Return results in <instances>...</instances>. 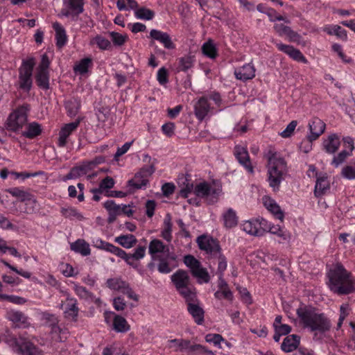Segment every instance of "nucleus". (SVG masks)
Wrapping results in <instances>:
<instances>
[{
    "label": "nucleus",
    "instance_id": "nucleus-1",
    "mask_svg": "<svg viewBox=\"0 0 355 355\" xmlns=\"http://www.w3.org/2000/svg\"><path fill=\"white\" fill-rule=\"evenodd\" d=\"M330 290L338 295L355 292V277L341 263L333 265L327 272Z\"/></svg>",
    "mask_w": 355,
    "mask_h": 355
},
{
    "label": "nucleus",
    "instance_id": "nucleus-2",
    "mask_svg": "<svg viewBox=\"0 0 355 355\" xmlns=\"http://www.w3.org/2000/svg\"><path fill=\"white\" fill-rule=\"evenodd\" d=\"M300 322L311 332L323 334L330 330L331 323L324 313L312 306H301L297 309Z\"/></svg>",
    "mask_w": 355,
    "mask_h": 355
},
{
    "label": "nucleus",
    "instance_id": "nucleus-3",
    "mask_svg": "<svg viewBox=\"0 0 355 355\" xmlns=\"http://www.w3.org/2000/svg\"><path fill=\"white\" fill-rule=\"evenodd\" d=\"M265 157L268 161L266 165L268 182L273 191H278L288 172L286 162L273 148H270Z\"/></svg>",
    "mask_w": 355,
    "mask_h": 355
},
{
    "label": "nucleus",
    "instance_id": "nucleus-4",
    "mask_svg": "<svg viewBox=\"0 0 355 355\" xmlns=\"http://www.w3.org/2000/svg\"><path fill=\"white\" fill-rule=\"evenodd\" d=\"M209 100L213 101L218 107L221 105L222 99L220 95L216 92H212L197 98L193 101V112L199 121H202L211 112L213 108L209 103Z\"/></svg>",
    "mask_w": 355,
    "mask_h": 355
},
{
    "label": "nucleus",
    "instance_id": "nucleus-5",
    "mask_svg": "<svg viewBox=\"0 0 355 355\" xmlns=\"http://www.w3.org/2000/svg\"><path fill=\"white\" fill-rule=\"evenodd\" d=\"M30 110L31 106L28 103H24L17 107L8 115L5 123L6 128L14 132L22 129L24 125L27 123Z\"/></svg>",
    "mask_w": 355,
    "mask_h": 355
},
{
    "label": "nucleus",
    "instance_id": "nucleus-6",
    "mask_svg": "<svg viewBox=\"0 0 355 355\" xmlns=\"http://www.w3.org/2000/svg\"><path fill=\"white\" fill-rule=\"evenodd\" d=\"M184 263L189 268L193 277L197 279L199 284L209 283L210 275L201 263L193 255L187 254L184 257Z\"/></svg>",
    "mask_w": 355,
    "mask_h": 355
},
{
    "label": "nucleus",
    "instance_id": "nucleus-7",
    "mask_svg": "<svg viewBox=\"0 0 355 355\" xmlns=\"http://www.w3.org/2000/svg\"><path fill=\"white\" fill-rule=\"evenodd\" d=\"M221 191V186L215 184H209L206 182L196 184L194 188V193L196 196L205 198L209 200L210 203L217 202Z\"/></svg>",
    "mask_w": 355,
    "mask_h": 355
},
{
    "label": "nucleus",
    "instance_id": "nucleus-8",
    "mask_svg": "<svg viewBox=\"0 0 355 355\" xmlns=\"http://www.w3.org/2000/svg\"><path fill=\"white\" fill-rule=\"evenodd\" d=\"M196 243L199 249L205 252L209 259H214L222 252L219 242L210 236H199L196 239Z\"/></svg>",
    "mask_w": 355,
    "mask_h": 355
},
{
    "label": "nucleus",
    "instance_id": "nucleus-9",
    "mask_svg": "<svg viewBox=\"0 0 355 355\" xmlns=\"http://www.w3.org/2000/svg\"><path fill=\"white\" fill-rule=\"evenodd\" d=\"M35 61L33 58L24 60L19 68V87L26 92H29L32 87V73Z\"/></svg>",
    "mask_w": 355,
    "mask_h": 355
},
{
    "label": "nucleus",
    "instance_id": "nucleus-10",
    "mask_svg": "<svg viewBox=\"0 0 355 355\" xmlns=\"http://www.w3.org/2000/svg\"><path fill=\"white\" fill-rule=\"evenodd\" d=\"M49 65L50 61L49 57L46 54H43L37 68L35 80L37 86L44 90H47L49 88Z\"/></svg>",
    "mask_w": 355,
    "mask_h": 355
},
{
    "label": "nucleus",
    "instance_id": "nucleus-11",
    "mask_svg": "<svg viewBox=\"0 0 355 355\" xmlns=\"http://www.w3.org/2000/svg\"><path fill=\"white\" fill-rule=\"evenodd\" d=\"M268 221L263 218L251 219L241 224V229L247 234L256 236H261L266 232Z\"/></svg>",
    "mask_w": 355,
    "mask_h": 355
},
{
    "label": "nucleus",
    "instance_id": "nucleus-12",
    "mask_svg": "<svg viewBox=\"0 0 355 355\" xmlns=\"http://www.w3.org/2000/svg\"><path fill=\"white\" fill-rule=\"evenodd\" d=\"M63 8L60 15L68 17L72 16L78 19V16L84 11L85 0H62Z\"/></svg>",
    "mask_w": 355,
    "mask_h": 355
},
{
    "label": "nucleus",
    "instance_id": "nucleus-13",
    "mask_svg": "<svg viewBox=\"0 0 355 355\" xmlns=\"http://www.w3.org/2000/svg\"><path fill=\"white\" fill-rule=\"evenodd\" d=\"M309 132L306 139L309 143L317 140L325 131V123L318 117H313L308 123Z\"/></svg>",
    "mask_w": 355,
    "mask_h": 355
},
{
    "label": "nucleus",
    "instance_id": "nucleus-14",
    "mask_svg": "<svg viewBox=\"0 0 355 355\" xmlns=\"http://www.w3.org/2000/svg\"><path fill=\"white\" fill-rule=\"evenodd\" d=\"M107 285L110 289L119 291L134 301L137 302L139 300L138 295L132 290L129 284L121 279H109L107 281Z\"/></svg>",
    "mask_w": 355,
    "mask_h": 355
},
{
    "label": "nucleus",
    "instance_id": "nucleus-15",
    "mask_svg": "<svg viewBox=\"0 0 355 355\" xmlns=\"http://www.w3.org/2000/svg\"><path fill=\"white\" fill-rule=\"evenodd\" d=\"M17 350L22 355H45L44 352L24 338H19L15 341Z\"/></svg>",
    "mask_w": 355,
    "mask_h": 355
},
{
    "label": "nucleus",
    "instance_id": "nucleus-16",
    "mask_svg": "<svg viewBox=\"0 0 355 355\" xmlns=\"http://www.w3.org/2000/svg\"><path fill=\"white\" fill-rule=\"evenodd\" d=\"M234 154L241 165H242L250 173H254V167L252 165L246 147L241 145H236L234 149Z\"/></svg>",
    "mask_w": 355,
    "mask_h": 355
},
{
    "label": "nucleus",
    "instance_id": "nucleus-17",
    "mask_svg": "<svg viewBox=\"0 0 355 355\" xmlns=\"http://www.w3.org/2000/svg\"><path fill=\"white\" fill-rule=\"evenodd\" d=\"M66 296V307L64 311V317L72 321H77L79 309L76 298L71 296L67 292H64Z\"/></svg>",
    "mask_w": 355,
    "mask_h": 355
},
{
    "label": "nucleus",
    "instance_id": "nucleus-18",
    "mask_svg": "<svg viewBox=\"0 0 355 355\" xmlns=\"http://www.w3.org/2000/svg\"><path fill=\"white\" fill-rule=\"evenodd\" d=\"M340 146V137L336 133L329 134L324 138L322 143V150L327 153L335 154Z\"/></svg>",
    "mask_w": 355,
    "mask_h": 355
},
{
    "label": "nucleus",
    "instance_id": "nucleus-19",
    "mask_svg": "<svg viewBox=\"0 0 355 355\" xmlns=\"http://www.w3.org/2000/svg\"><path fill=\"white\" fill-rule=\"evenodd\" d=\"M105 320L107 323L109 322L110 316L113 315V323H112V329L120 333H125L130 330V325L128 324L127 320L122 316L116 315L113 312H105Z\"/></svg>",
    "mask_w": 355,
    "mask_h": 355
},
{
    "label": "nucleus",
    "instance_id": "nucleus-20",
    "mask_svg": "<svg viewBox=\"0 0 355 355\" xmlns=\"http://www.w3.org/2000/svg\"><path fill=\"white\" fill-rule=\"evenodd\" d=\"M266 232L276 235L278 238L277 241L279 243H288L291 239V233L285 228L278 225H272L268 223L266 225Z\"/></svg>",
    "mask_w": 355,
    "mask_h": 355
},
{
    "label": "nucleus",
    "instance_id": "nucleus-21",
    "mask_svg": "<svg viewBox=\"0 0 355 355\" xmlns=\"http://www.w3.org/2000/svg\"><path fill=\"white\" fill-rule=\"evenodd\" d=\"M79 121H74L65 124L60 130L58 139V145L59 147H64L68 141L69 136L75 132L78 125Z\"/></svg>",
    "mask_w": 355,
    "mask_h": 355
},
{
    "label": "nucleus",
    "instance_id": "nucleus-22",
    "mask_svg": "<svg viewBox=\"0 0 355 355\" xmlns=\"http://www.w3.org/2000/svg\"><path fill=\"white\" fill-rule=\"evenodd\" d=\"M275 44L279 51L287 54L294 60L302 63L307 62L306 58L303 55L299 49L294 48L293 46L284 44L282 43H275Z\"/></svg>",
    "mask_w": 355,
    "mask_h": 355
},
{
    "label": "nucleus",
    "instance_id": "nucleus-23",
    "mask_svg": "<svg viewBox=\"0 0 355 355\" xmlns=\"http://www.w3.org/2000/svg\"><path fill=\"white\" fill-rule=\"evenodd\" d=\"M255 68L252 63L245 64L242 67L234 69V75L236 79L246 81L251 80L255 76Z\"/></svg>",
    "mask_w": 355,
    "mask_h": 355
},
{
    "label": "nucleus",
    "instance_id": "nucleus-24",
    "mask_svg": "<svg viewBox=\"0 0 355 355\" xmlns=\"http://www.w3.org/2000/svg\"><path fill=\"white\" fill-rule=\"evenodd\" d=\"M191 342L184 339H171L167 341L166 347L175 352H186L188 355L190 352Z\"/></svg>",
    "mask_w": 355,
    "mask_h": 355
},
{
    "label": "nucleus",
    "instance_id": "nucleus-25",
    "mask_svg": "<svg viewBox=\"0 0 355 355\" xmlns=\"http://www.w3.org/2000/svg\"><path fill=\"white\" fill-rule=\"evenodd\" d=\"M171 282L173 283L176 290L187 286L191 283V278L188 272L184 270H178L171 277Z\"/></svg>",
    "mask_w": 355,
    "mask_h": 355
},
{
    "label": "nucleus",
    "instance_id": "nucleus-26",
    "mask_svg": "<svg viewBox=\"0 0 355 355\" xmlns=\"http://www.w3.org/2000/svg\"><path fill=\"white\" fill-rule=\"evenodd\" d=\"M223 226L226 229L235 227L239 223L236 211L232 208H227L223 211L220 216Z\"/></svg>",
    "mask_w": 355,
    "mask_h": 355
},
{
    "label": "nucleus",
    "instance_id": "nucleus-27",
    "mask_svg": "<svg viewBox=\"0 0 355 355\" xmlns=\"http://www.w3.org/2000/svg\"><path fill=\"white\" fill-rule=\"evenodd\" d=\"M149 37L154 40L159 42L167 49H174L175 48L174 43L167 33L157 29H152Z\"/></svg>",
    "mask_w": 355,
    "mask_h": 355
},
{
    "label": "nucleus",
    "instance_id": "nucleus-28",
    "mask_svg": "<svg viewBox=\"0 0 355 355\" xmlns=\"http://www.w3.org/2000/svg\"><path fill=\"white\" fill-rule=\"evenodd\" d=\"M273 28L279 36H286L289 42H298L301 38L300 35L297 32L283 24H275Z\"/></svg>",
    "mask_w": 355,
    "mask_h": 355
},
{
    "label": "nucleus",
    "instance_id": "nucleus-29",
    "mask_svg": "<svg viewBox=\"0 0 355 355\" xmlns=\"http://www.w3.org/2000/svg\"><path fill=\"white\" fill-rule=\"evenodd\" d=\"M264 207L277 218L283 220L284 218V212L276 201L272 198L265 196L262 198Z\"/></svg>",
    "mask_w": 355,
    "mask_h": 355
},
{
    "label": "nucleus",
    "instance_id": "nucleus-30",
    "mask_svg": "<svg viewBox=\"0 0 355 355\" xmlns=\"http://www.w3.org/2000/svg\"><path fill=\"white\" fill-rule=\"evenodd\" d=\"M7 318L18 327L26 328L30 325L28 318L21 311H10L7 313Z\"/></svg>",
    "mask_w": 355,
    "mask_h": 355
},
{
    "label": "nucleus",
    "instance_id": "nucleus-31",
    "mask_svg": "<svg viewBox=\"0 0 355 355\" xmlns=\"http://www.w3.org/2000/svg\"><path fill=\"white\" fill-rule=\"evenodd\" d=\"M196 63L195 56L191 54L184 55L177 59L176 71L187 72L193 67Z\"/></svg>",
    "mask_w": 355,
    "mask_h": 355
},
{
    "label": "nucleus",
    "instance_id": "nucleus-32",
    "mask_svg": "<svg viewBox=\"0 0 355 355\" xmlns=\"http://www.w3.org/2000/svg\"><path fill=\"white\" fill-rule=\"evenodd\" d=\"M53 28L55 32V39L58 48L62 49L67 42L68 38L64 28L58 21L53 24Z\"/></svg>",
    "mask_w": 355,
    "mask_h": 355
},
{
    "label": "nucleus",
    "instance_id": "nucleus-33",
    "mask_svg": "<svg viewBox=\"0 0 355 355\" xmlns=\"http://www.w3.org/2000/svg\"><path fill=\"white\" fill-rule=\"evenodd\" d=\"M187 310L198 324H202L204 322L205 313L199 306L198 301L187 304Z\"/></svg>",
    "mask_w": 355,
    "mask_h": 355
},
{
    "label": "nucleus",
    "instance_id": "nucleus-34",
    "mask_svg": "<svg viewBox=\"0 0 355 355\" xmlns=\"http://www.w3.org/2000/svg\"><path fill=\"white\" fill-rule=\"evenodd\" d=\"M300 337L295 334L286 336L281 345V349L284 352H291L295 350L300 345Z\"/></svg>",
    "mask_w": 355,
    "mask_h": 355
},
{
    "label": "nucleus",
    "instance_id": "nucleus-35",
    "mask_svg": "<svg viewBox=\"0 0 355 355\" xmlns=\"http://www.w3.org/2000/svg\"><path fill=\"white\" fill-rule=\"evenodd\" d=\"M104 207L108 212L109 216L107 221L109 223H113L118 216L121 215V205H116L114 200H107L104 203Z\"/></svg>",
    "mask_w": 355,
    "mask_h": 355
},
{
    "label": "nucleus",
    "instance_id": "nucleus-36",
    "mask_svg": "<svg viewBox=\"0 0 355 355\" xmlns=\"http://www.w3.org/2000/svg\"><path fill=\"white\" fill-rule=\"evenodd\" d=\"M148 252L153 258L158 253L170 254L168 247L158 239H153L150 242Z\"/></svg>",
    "mask_w": 355,
    "mask_h": 355
},
{
    "label": "nucleus",
    "instance_id": "nucleus-37",
    "mask_svg": "<svg viewBox=\"0 0 355 355\" xmlns=\"http://www.w3.org/2000/svg\"><path fill=\"white\" fill-rule=\"evenodd\" d=\"M178 293L185 300L187 304L197 302L196 289L191 284L177 290Z\"/></svg>",
    "mask_w": 355,
    "mask_h": 355
},
{
    "label": "nucleus",
    "instance_id": "nucleus-38",
    "mask_svg": "<svg viewBox=\"0 0 355 355\" xmlns=\"http://www.w3.org/2000/svg\"><path fill=\"white\" fill-rule=\"evenodd\" d=\"M42 132L41 125L34 121L27 125L26 130L21 132V135L27 139H33L39 136Z\"/></svg>",
    "mask_w": 355,
    "mask_h": 355
},
{
    "label": "nucleus",
    "instance_id": "nucleus-39",
    "mask_svg": "<svg viewBox=\"0 0 355 355\" xmlns=\"http://www.w3.org/2000/svg\"><path fill=\"white\" fill-rule=\"evenodd\" d=\"M165 258H159V263L157 264V270L160 273L168 274L171 272L175 267H171L168 260H176V256L173 254H165Z\"/></svg>",
    "mask_w": 355,
    "mask_h": 355
},
{
    "label": "nucleus",
    "instance_id": "nucleus-40",
    "mask_svg": "<svg viewBox=\"0 0 355 355\" xmlns=\"http://www.w3.org/2000/svg\"><path fill=\"white\" fill-rule=\"evenodd\" d=\"M114 241L122 247L130 249L137 243V239L133 234H123L115 237Z\"/></svg>",
    "mask_w": 355,
    "mask_h": 355
},
{
    "label": "nucleus",
    "instance_id": "nucleus-41",
    "mask_svg": "<svg viewBox=\"0 0 355 355\" xmlns=\"http://www.w3.org/2000/svg\"><path fill=\"white\" fill-rule=\"evenodd\" d=\"M146 254V247L139 246L135 250L133 254H128V258H124V261L130 266L137 267L135 263V260H139L144 257Z\"/></svg>",
    "mask_w": 355,
    "mask_h": 355
},
{
    "label": "nucleus",
    "instance_id": "nucleus-42",
    "mask_svg": "<svg viewBox=\"0 0 355 355\" xmlns=\"http://www.w3.org/2000/svg\"><path fill=\"white\" fill-rule=\"evenodd\" d=\"M330 184L327 176L323 175L317 178L315 185L314 193L316 196L323 195L327 190L329 189Z\"/></svg>",
    "mask_w": 355,
    "mask_h": 355
},
{
    "label": "nucleus",
    "instance_id": "nucleus-43",
    "mask_svg": "<svg viewBox=\"0 0 355 355\" xmlns=\"http://www.w3.org/2000/svg\"><path fill=\"white\" fill-rule=\"evenodd\" d=\"M91 169L89 164L87 163L80 166H76L71 169L70 172L64 178L66 180L76 179L82 175H85L88 170Z\"/></svg>",
    "mask_w": 355,
    "mask_h": 355
},
{
    "label": "nucleus",
    "instance_id": "nucleus-44",
    "mask_svg": "<svg viewBox=\"0 0 355 355\" xmlns=\"http://www.w3.org/2000/svg\"><path fill=\"white\" fill-rule=\"evenodd\" d=\"M143 172L137 173L135 177L128 182V185L134 189H139L145 187L148 183V180L142 175Z\"/></svg>",
    "mask_w": 355,
    "mask_h": 355
},
{
    "label": "nucleus",
    "instance_id": "nucleus-45",
    "mask_svg": "<svg viewBox=\"0 0 355 355\" xmlns=\"http://www.w3.org/2000/svg\"><path fill=\"white\" fill-rule=\"evenodd\" d=\"M71 249L76 252L80 253L83 256H87L90 254V248L89 244L82 239H78L74 243H71Z\"/></svg>",
    "mask_w": 355,
    "mask_h": 355
},
{
    "label": "nucleus",
    "instance_id": "nucleus-46",
    "mask_svg": "<svg viewBox=\"0 0 355 355\" xmlns=\"http://www.w3.org/2000/svg\"><path fill=\"white\" fill-rule=\"evenodd\" d=\"M178 184L181 187L180 193L182 197L187 198L189 194L191 193L192 191H194L195 187H193V182L186 178H182L179 179Z\"/></svg>",
    "mask_w": 355,
    "mask_h": 355
},
{
    "label": "nucleus",
    "instance_id": "nucleus-47",
    "mask_svg": "<svg viewBox=\"0 0 355 355\" xmlns=\"http://www.w3.org/2000/svg\"><path fill=\"white\" fill-rule=\"evenodd\" d=\"M135 16L137 19L143 20H151L155 17V12L145 7L137 8L135 10Z\"/></svg>",
    "mask_w": 355,
    "mask_h": 355
},
{
    "label": "nucleus",
    "instance_id": "nucleus-48",
    "mask_svg": "<svg viewBox=\"0 0 355 355\" xmlns=\"http://www.w3.org/2000/svg\"><path fill=\"white\" fill-rule=\"evenodd\" d=\"M171 232V216L170 214H168L164 220V227L162 230V236L168 242H170L172 239Z\"/></svg>",
    "mask_w": 355,
    "mask_h": 355
},
{
    "label": "nucleus",
    "instance_id": "nucleus-49",
    "mask_svg": "<svg viewBox=\"0 0 355 355\" xmlns=\"http://www.w3.org/2000/svg\"><path fill=\"white\" fill-rule=\"evenodd\" d=\"M8 193L11 194L12 196L16 197L20 200L21 202H26L28 200L31 199V196L33 195L29 192L23 190L19 187H14L8 189Z\"/></svg>",
    "mask_w": 355,
    "mask_h": 355
},
{
    "label": "nucleus",
    "instance_id": "nucleus-50",
    "mask_svg": "<svg viewBox=\"0 0 355 355\" xmlns=\"http://www.w3.org/2000/svg\"><path fill=\"white\" fill-rule=\"evenodd\" d=\"M324 31L329 35H335L338 38L343 40H346L347 38V31L338 25L329 26L328 27H326L324 28Z\"/></svg>",
    "mask_w": 355,
    "mask_h": 355
},
{
    "label": "nucleus",
    "instance_id": "nucleus-51",
    "mask_svg": "<svg viewBox=\"0 0 355 355\" xmlns=\"http://www.w3.org/2000/svg\"><path fill=\"white\" fill-rule=\"evenodd\" d=\"M189 355H216L214 352L200 344L191 345Z\"/></svg>",
    "mask_w": 355,
    "mask_h": 355
},
{
    "label": "nucleus",
    "instance_id": "nucleus-52",
    "mask_svg": "<svg viewBox=\"0 0 355 355\" xmlns=\"http://www.w3.org/2000/svg\"><path fill=\"white\" fill-rule=\"evenodd\" d=\"M90 44H96L97 46L103 51L107 50L111 46L110 42L107 39L105 38L104 37L100 35H97L96 36L93 37L90 41Z\"/></svg>",
    "mask_w": 355,
    "mask_h": 355
},
{
    "label": "nucleus",
    "instance_id": "nucleus-53",
    "mask_svg": "<svg viewBox=\"0 0 355 355\" xmlns=\"http://www.w3.org/2000/svg\"><path fill=\"white\" fill-rule=\"evenodd\" d=\"M91 65L92 60L90 58H83L74 66L73 70L76 73L83 75L88 71V69Z\"/></svg>",
    "mask_w": 355,
    "mask_h": 355
},
{
    "label": "nucleus",
    "instance_id": "nucleus-54",
    "mask_svg": "<svg viewBox=\"0 0 355 355\" xmlns=\"http://www.w3.org/2000/svg\"><path fill=\"white\" fill-rule=\"evenodd\" d=\"M42 318L46 323L51 328V332H53V330L59 329L58 319L55 315L45 312L43 313Z\"/></svg>",
    "mask_w": 355,
    "mask_h": 355
},
{
    "label": "nucleus",
    "instance_id": "nucleus-55",
    "mask_svg": "<svg viewBox=\"0 0 355 355\" xmlns=\"http://www.w3.org/2000/svg\"><path fill=\"white\" fill-rule=\"evenodd\" d=\"M116 7L120 10H135L138 7V3L135 0H117Z\"/></svg>",
    "mask_w": 355,
    "mask_h": 355
},
{
    "label": "nucleus",
    "instance_id": "nucleus-56",
    "mask_svg": "<svg viewBox=\"0 0 355 355\" xmlns=\"http://www.w3.org/2000/svg\"><path fill=\"white\" fill-rule=\"evenodd\" d=\"M73 291L81 299L84 300H92L94 299V295L88 291L85 287L83 286L78 285L76 284L73 286Z\"/></svg>",
    "mask_w": 355,
    "mask_h": 355
},
{
    "label": "nucleus",
    "instance_id": "nucleus-57",
    "mask_svg": "<svg viewBox=\"0 0 355 355\" xmlns=\"http://www.w3.org/2000/svg\"><path fill=\"white\" fill-rule=\"evenodd\" d=\"M60 212L63 216L69 219L77 218L80 220L83 219V216L73 207H63L61 209Z\"/></svg>",
    "mask_w": 355,
    "mask_h": 355
},
{
    "label": "nucleus",
    "instance_id": "nucleus-58",
    "mask_svg": "<svg viewBox=\"0 0 355 355\" xmlns=\"http://www.w3.org/2000/svg\"><path fill=\"white\" fill-rule=\"evenodd\" d=\"M350 308L348 304H343L340 306V315L338 321L336 326V329L338 330L341 328L343 321L349 315Z\"/></svg>",
    "mask_w": 355,
    "mask_h": 355
},
{
    "label": "nucleus",
    "instance_id": "nucleus-59",
    "mask_svg": "<svg viewBox=\"0 0 355 355\" xmlns=\"http://www.w3.org/2000/svg\"><path fill=\"white\" fill-rule=\"evenodd\" d=\"M114 185V180L112 178L107 176L101 182L98 189H92V193H101L102 191L111 189Z\"/></svg>",
    "mask_w": 355,
    "mask_h": 355
},
{
    "label": "nucleus",
    "instance_id": "nucleus-60",
    "mask_svg": "<svg viewBox=\"0 0 355 355\" xmlns=\"http://www.w3.org/2000/svg\"><path fill=\"white\" fill-rule=\"evenodd\" d=\"M104 250L109 252L113 254H115L116 256L123 260L124 258H128L127 253L125 251L110 243H107Z\"/></svg>",
    "mask_w": 355,
    "mask_h": 355
},
{
    "label": "nucleus",
    "instance_id": "nucleus-61",
    "mask_svg": "<svg viewBox=\"0 0 355 355\" xmlns=\"http://www.w3.org/2000/svg\"><path fill=\"white\" fill-rule=\"evenodd\" d=\"M104 250L109 252L113 254H115L116 256L123 260L124 258H128L127 253L125 251L110 243H107Z\"/></svg>",
    "mask_w": 355,
    "mask_h": 355
},
{
    "label": "nucleus",
    "instance_id": "nucleus-62",
    "mask_svg": "<svg viewBox=\"0 0 355 355\" xmlns=\"http://www.w3.org/2000/svg\"><path fill=\"white\" fill-rule=\"evenodd\" d=\"M110 35L113 44L115 46H122L128 40V36L126 34H121L114 31L110 32Z\"/></svg>",
    "mask_w": 355,
    "mask_h": 355
},
{
    "label": "nucleus",
    "instance_id": "nucleus-63",
    "mask_svg": "<svg viewBox=\"0 0 355 355\" xmlns=\"http://www.w3.org/2000/svg\"><path fill=\"white\" fill-rule=\"evenodd\" d=\"M349 155H351L350 153L345 150H342L337 155H335L333 157L331 164L335 167H338L340 164L345 162Z\"/></svg>",
    "mask_w": 355,
    "mask_h": 355
},
{
    "label": "nucleus",
    "instance_id": "nucleus-64",
    "mask_svg": "<svg viewBox=\"0 0 355 355\" xmlns=\"http://www.w3.org/2000/svg\"><path fill=\"white\" fill-rule=\"evenodd\" d=\"M202 53L210 58H216L217 53L215 45L211 42H205L202 46Z\"/></svg>",
    "mask_w": 355,
    "mask_h": 355
}]
</instances>
